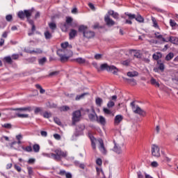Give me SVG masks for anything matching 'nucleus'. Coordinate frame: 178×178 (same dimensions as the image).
<instances>
[{"instance_id":"obj_1","label":"nucleus","mask_w":178,"mask_h":178,"mask_svg":"<svg viewBox=\"0 0 178 178\" xmlns=\"http://www.w3.org/2000/svg\"><path fill=\"white\" fill-rule=\"evenodd\" d=\"M34 9L31 10H24V11H19L17 14V16L21 20L24 19L25 17H26L29 24L31 26L34 25V21L30 19V17H31V15H33Z\"/></svg>"},{"instance_id":"obj_2","label":"nucleus","mask_w":178,"mask_h":178,"mask_svg":"<svg viewBox=\"0 0 178 178\" xmlns=\"http://www.w3.org/2000/svg\"><path fill=\"white\" fill-rule=\"evenodd\" d=\"M57 55L59 56L60 62H62V63H65V62H67L69 60L70 58L73 56V51H72V50H69L63 52V50H58Z\"/></svg>"},{"instance_id":"obj_3","label":"nucleus","mask_w":178,"mask_h":178,"mask_svg":"<svg viewBox=\"0 0 178 178\" xmlns=\"http://www.w3.org/2000/svg\"><path fill=\"white\" fill-rule=\"evenodd\" d=\"M54 153H51V156L54 161H60L62 158H66L67 156V152H63L60 149H56L54 150Z\"/></svg>"},{"instance_id":"obj_4","label":"nucleus","mask_w":178,"mask_h":178,"mask_svg":"<svg viewBox=\"0 0 178 178\" xmlns=\"http://www.w3.org/2000/svg\"><path fill=\"white\" fill-rule=\"evenodd\" d=\"M87 26L84 25H81L79 27V33H83V37L86 38H93L95 36V33L91 31H87Z\"/></svg>"},{"instance_id":"obj_5","label":"nucleus","mask_w":178,"mask_h":178,"mask_svg":"<svg viewBox=\"0 0 178 178\" xmlns=\"http://www.w3.org/2000/svg\"><path fill=\"white\" fill-rule=\"evenodd\" d=\"M131 106L132 108L133 112L135 113L136 115H139L140 116L143 117L147 115V112L140 108V106H136V103L134 102H132L131 103Z\"/></svg>"},{"instance_id":"obj_6","label":"nucleus","mask_w":178,"mask_h":178,"mask_svg":"<svg viewBox=\"0 0 178 178\" xmlns=\"http://www.w3.org/2000/svg\"><path fill=\"white\" fill-rule=\"evenodd\" d=\"M153 70L155 73H159V72L163 73L165 72V63L162 62V60H157L156 67H155Z\"/></svg>"},{"instance_id":"obj_7","label":"nucleus","mask_w":178,"mask_h":178,"mask_svg":"<svg viewBox=\"0 0 178 178\" xmlns=\"http://www.w3.org/2000/svg\"><path fill=\"white\" fill-rule=\"evenodd\" d=\"M113 151L114 152H115V154H122V148H123V147H124V143H120L116 142V140H113Z\"/></svg>"},{"instance_id":"obj_8","label":"nucleus","mask_w":178,"mask_h":178,"mask_svg":"<svg viewBox=\"0 0 178 178\" xmlns=\"http://www.w3.org/2000/svg\"><path fill=\"white\" fill-rule=\"evenodd\" d=\"M80 118H81V111L77 110L72 113V124L74 126L77 122H80Z\"/></svg>"},{"instance_id":"obj_9","label":"nucleus","mask_w":178,"mask_h":178,"mask_svg":"<svg viewBox=\"0 0 178 178\" xmlns=\"http://www.w3.org/2000/svg\"><path fill=\"white\" fill-rule=\"evenodd\" d=\"M152 155L156 158H159V156H161L159 147L155 145L152 146Z\"/></svg>"},{"instance_id":"obj_10","label":"nucleus","mask_w":178,"mask_h":178,"mask_svg":"<svg viewBox=\"0 0 178 178\" xmlns=\"http://www.w3.org/2000/svg\"><path fill=\"white\" fill-rule=\"evenodd\" d=\"M104 70L111 72V70H112V66L108 65L106 63H104L100 65V67L97 68V72H104Z\"/></svg>"},{"instance_id":"obj_11","label":"nucleus","mask_w":178,"mask_h":178,"mask_svg":"<svg viewBox=\"0 0 178 178\" xmlns=\"http://www.w3.org/2000/svg\"><path fill=\"white\" fill-rule=\"evenodd\" d=\"M61 48H63L61 50L63 52H67L72 49V44H69L68 42H65L64 43H61Z\"/></svg>"},{"instance_id":"obj_12","label":"nucleus","mask_w":178,"mask_h":178,"mask_svg":"<svg viewBox=\"0 0 178 178\" xmlns=\"http://www.w3.org/2000/svg\"><path fill=\"white\" fill-rule=\"evenodd\" d=\"M99 143V149L102 154H106V149L104 145V140L101 138L97 140Z\"/></svg>"},{"instance_id":"obj_13","label":"nucleus","mask_w":178,"mask_h":178,"mask_svg":"<svg viewBox=\"0 0 178 178\" xmlns=\"http://www.w3.org/2000/svg\"><path fill=\"white\" fill-rule=\"evenodd\" d=\"M111 16H112V11L109 10L104 17V22L107 26H111L112 24V19H111Z\"/></svg>"},{"instance_id":"obj_14","label":"nucleus","mask_w":178,"mask_h":178,"mask_svg":"<svg viewBox=\"0 0 178 178\" xmlns=\"http://www.w3.org/2000/svg\"><path fill=\"white\" fill-rule=\"evenodd\" d=\"M12 111H20L23 112H31L33 111V107L31 106H26V107H22L17 108H13Z\"/></svg>"},{"instance_id":"obj_15","label":"nucleus","mask_w":178,"mask_h":178,"mask_svg":"<svg viewBox=\"0 0 178 178\" xmlns=\"http://www.w3.org/2000/svg\"><path fill=\"white\" fill-rule=\"evenodd\" d=\"M96 118H97L96 122H97V123H99L102 126H105V124H106V120H105V118H104V116L102 115H100L99 117L96 116Z\"/></svg>"},{"instance_id":"obj_16","label":"nucleus","mask_w":178,"mask_h":178,"mask_svg":"<svg viewBox=\"0 0 178 178\" xmlns=\"http://www.w3.org/2000/svg\"><path fill=\"white\" fill-rule=\"evenodd\" d=\"M122 120H123V116H122L120 115H116L114 119L115 126L119 125V124L120 123V122H122Z\"/></svg>"},{"instance_id":"obj_17","label":"nucleus","mask_w":178,"mask_h":178,"mask_svg":"<svg viewBox=\"0 0 178 178\" xmlns=\"http://www.w3.org/2000/svg\"><path fill=\"white\" fill-rule=\"evenodd\" d=\"M133 52H135L134 54V58H137V59H141V54L140 52L136 51V49H129V53L131 55Z\"/></svg>"},{"instance_id":"obj_18","label":"nucleus","mask_w":178,"mask_h":178,"mask_svg":"<svg viewBox=\"0 0 178 178\" xmlns=\"http://www.w3.org/2000/svg\"><path fill=\"white\" fill-rule=\"evenodd\" d=\"M76 36H77V31L76 29H71L69 33L70 40H73V38H75Z\"/></svg>"},{"instance_id":"obj_19","label":"nucleus","mask_w":178,"mask_h":178,"mask_svg":"<svg viewBox=\"0 0 178 178\" xmlns=\"http://www.w3.org/2000/svg\"><path fill=\"white\" fill-rule=\"evenodd\" d=\"M70 26V24L65 22L64 24H61L60 29L62 31H63L64 33H67V30H69Z\"/></svg>"},{"instance_id":"obj_20","label":"nucleus","mask_w":178,"mask_h":178,"mask_svg":"<svg viewBox=\"0 0 178 178\" xmlns=\"http://www.w3.org/2000/svg\"><path fill=\"white\" fill-rule=\"evenodd\" d=\"M152 58L154 60H159L161 58H162V54L161 52H157L156 54H154L152 56Z\"/></svg>"},{"instance_id":"obj_21","label":"nucleus","mask_w":178,"mask_h":178,"mask_svg":"<svg viewBox=\"0 0 178 178\" xmlns=\"http://www.w3.org/2000/svg\"><path fill=\"white\" fill-rule=\"evenodd\" d=\"M118 98H119V91H118L116 95L112 96V106H115V102H117Z\"/></svg>"},{"instance_id":"obj_22","label":"nucleus","mask_w":178,"mask_h":178,"mask_svg":"<svg viewBox=\"0 0 178 178\" xmlns=\"http://www.w3.org/2000/svg\"><path fill=\"white\" fill-rule=\"evenodd\" d=\"M150 83H151L152 86H155V87L159 88L161 86L159 83L158 81H156V79H155L154 78H152L150 79Z\"/></svg>"},{"instance_id":"obj_23","label":"nucleus","mask_w":178,"mask_h":178,"mask_svg":"<svg viewBox=\"0 0 178 178\" xmlns=\"http://www.w3.org/2000/svg\"><path fill=\"white\" fill-rule=\"evenodd\" d=\"M135 20H136V22H138V23H144V17H143V16H141V15L140 14L136 15Z\"/></svg>"},{"instance_id":"obj_24","label":"nucleus","mask_w":178,"mask_h":178,"mask_svg":"<svg viewBox=\"0 0 178 178\" xmlns=\"http://www.w3.org/2000/svg\"><path fill=\"white\" fill-rule=\"evenodd\" d=\"M86 95H88V92H84L82 93L81 95H78L76 96L75 100L76 101H80V99H83Z\"/></svg>"},{"instance_id":"obj_25","label":"nucleus","mask_w":178,"mask_h":178,"mask_svg":"<svg viewBox=\"0 0 178 178\" xmlns=\"http://www.w3.org/2000/svg\"><path fill=\"white\" fill-rule=\"evenodd\" d=\"M127 76L129 77H137V76H138V72H137V71L129 72H127Z\"/></svg>"},{"instance_id":"obj_26","label":"nucleus","mask_w":178,"mask_h":178,"mask_svg":"<svg viewBox=\"0 0 178 178\" xmlns=\"http://www.w3.org/2000/svg\"><path fill=\"white\" fill-rule=\"evenodd\" d=\"M127 83H129V84H131L132 86H136L137 85V81H136V79H126Z\"/></svg>"},{"instance_id":"obj_27","label":"nucleus","mask_w":178,"mask_h":178,"mask_svg":"<svg viewBox=\"0 0 178 178\" xmlns=\"http://www.w3.org/2000/svg\"><path fill=\"white\" fill-rule=\"evenodd\" d=\"M70 109V107L69 106H63L61 107H59V111L60 112H67Z\"/></svg>"},{"instance_id":"obj_28","label":"nucleus","mask_w":178,"mask_h":178,"mask_svg":"<svg viewBox=\"0 0 178 178\" xmlns=\"http://www.w3.org/2000/svg\"><path fill=\"white\" fill-rule=\"evenodd\" d=\"M174 56H175V54L173 53L170 52L168 54H167V56H165V60H167V61L172 60V59H173Z\"/></svg>"},{"instance_id":"obj_29","label":"nucleus","mask_w":178,"mask_h":178,"mask_svg":"<svg viewBox=\"0 0 178 178\" xmlns=\"http://www.w3.org/2000/svg\"><path fill=\"white\" fill-rule=\"evenodd\" d=\"M97 116H98L97 114H89L88 118L91 122H95V120L97 121Z\"/></svg>"},{"instance_id":"obj_30","label":"nucleus","mask_w":178,"mask_h":178,"mask_svg":"<svg viewBox=\"0 0 178 178\" xmlns=\"http://www.w3.org/2000/svg\"><path fill=\"white\" fill-rule=\"evenodd\" d=\"M124 15L126 16H128V17L130 20H133V19H136V14H131L130 13L127 12L124 13Z\"/></svg>"},{"instance_id":"obj_31","label":"nucleus","mask_w":178,"mask_h":178,"mask_svg":"<svg viewBox=\"0 0 178 178\" xmlns=\"http://www.w3.org/2000/svg\"><path fill=\"white\" fill-rule=\"evenodd\" d=\"M75 61L77 63H79V65H83L86 63V59L83 58H78L75 59Z\"/></svg>"},{"instance_id":"obj_32","label":"nucleus","mask_w":178,"mask_h":178,"mask_svg":"<svg viewBox=\"0 0 178 178\" xmlns=\"http://www.w3.org/2000/svg\"><path fill=\"white\" fill-rule=\"evenodd\" d=\"M152 22L153 23V26L155 29H159V26L158 25V22H156V19H155V17H152Z\"/></svg>"},{"instance_id":"obj_33","label":"nucleus","mask_w":178,"mask_h":178,"mask_svg":"<svg viewBox=\"0 0 178 178\" xmlns=\"http://www.w3.org/2000/svg\"><path fill=\"white\" fill-rule=\"evenodd\" d=\"M4 60L5 62H6V63H9L10 65H12V63H13V61L12 60V57L10 56H6L4 58Z\"/></svg>"},{"instance_id":"obj_34","label":"nucleus","mask_w":178,"mask_h":178,"mask_svg":"<svg viewBox=\"0 0 178 178\" xmlns=\"http://www.w3.org/2000/svg\"><path fill=\"white\" fill-rule=\"evenodd\" d=\"M35 87H36V88H37L38 90H40V94H44V93L45 92V90H44V89L42 88V86H41V85H40V84H36V85H35Z\"/></svg>"},{"instance_id":"obj_35","label":"nucleus","mask_w":178,"mask_h":178,"mask_svg":"<svg viewBox=\"0 0 178 178\" xmlns=\"http://www.w3.org/2000/svg\"><path fill=\"white\" fill-rule=\"evenodd\" d=\"M43 118H44L45 119H49V118L52 117V114L51 113H49L47 111H45L43 114H42Z\"/></svg>"},{"instance_id":"obj_36","label":"nucleus","mask_w":178,"mask_h":178,"mask_svg":"<svg viewBox=\"0 0 178 178\" xmlns=\"http://www.w3.org/2000/svg\"><path fill=\"white\" fill-rule=\"evenodd\" d=\"M44 37L46 40H51V38H52V34H51L49 31H47L46 32H44Z\"/></svg>"},{"instance_id":"obj_37","label":"nucleus","mask_w":178,"mask_h":178,"mask_svg":"<svg viewBox=\"0 0 178 178\" xmlns=\"http://www.w3.org/2000/svg\"><path fill=\"white\" fill-rule=\"evenodd\" d=\"M171 43L178 44V38L175 36H170Z\"/></svg>"},{"instance_id":"obj_38","label":"nucleus","mask_w":178,"mask_h":178,"mask_svg":"<svg viewBox=\"0 0 178 178\" xmlns=\"http://www.w3.org/2000/svg\"><path fill=\"white\" fill-rule=\"evenodd\" d=\"M33 149L34 152H40V145L35 144L33 145Z\"/></svg>"},{"instance_id":"obj_39","label":"nucleus","mask_w":178,"mask_h":178,"mask_svg":"<svg viewBox=\"0 0 178 178\" xmlns=\"http://www.w3.org/2000/svg\"><path fill=\"white\" fill-rule=\"evenodd\" d=\"M49 27L51 30H56V24L55 22L49 23Z\"/></svg>"},{"instance_id":"obj_40","label":"nucleus","mask_w":178,"mask_h":178,"mask_svg":"<svg viewBox=\"0 0 178 178\" xmlns=\"http://www.w3.org/2000/svg\"><path fill=\"white\" fill-rule=\"evenodd\" d=\"M130 59H127V60H122L121 62L122 65H123V66H129L130 65Z\"/></svg>"},{"instance_id":"obj_41","label":"nucleus","mask_w":178,"mask_h":178,"mask_svg":"<svg viewBox=\"0 0 178 178\" xmlns=\"http://www.w3.org/2000/svg\"><path fill=\"white\" fill-rule=\"evenodd\" d=\"M17 118H20L21 119H26V118H29V114L17 113Z\"/></svg>"},{"instance_id":"obj_42","label":"nucleus","mask_w":178,"mask_h":178,"mask_svg":"<svg viewBox=\"0 0 178 178\" xmlns=\"http://www.w3.org/2000/svg\"><path fill=\"white\" fill-rule=\"evenodd\" d=\"M72 22H73V18H72V17H66L65 23H67V24H70V26H71Z\"/></svg>"},{"instance_id":"obj_43","label":"nucleus","mask_w":178,"mask_h":178,"mask_svg":"<svg viewBox=\"0 0 178 178\" xmlns=\"http://www.w3.org/2000/svg\"><path fill=\"white\" fill-rule=\"evenodd\" d=\"M112 17L116 20L119 19V13H115V11L112 10Z\"/></svg>"},{"instance_id":"obj_44","label":"nucleus","mask_w":178,"mask_h":178,"mask_svg":"<svg viewBox=\"0 0 178 178\" xmlns=\"http://www.w3.org/2000/svg\"><path fill=\"white\" fill-rule=\"evenodd\" d=\"M42 112V108L41 107H36L34 110L35 115H38V113Z\"/></svg>"},{"instance_id":"obj_45","label":"nucleus","mask_w":178,"mask_h":178,"mask_svg":"<svg viewBox=\"0 0 178 178\" xmlns=\"http://www.w3.org/2000/svg\"><path fill=\"white\" fill-rule=\"evenodd\" d=\"M59 73H60L59 71H54V72H50L49 74V77H53V76H58Z\"/></svg>"},{"instance_id":"obj_46","label":"nucleus","mask_w":178,"mask_h":178,"mask_svg":"<svg viewBox=\"0 0 178 178\" xmlns=\"http://www.w3.org/2000/svg\"><path fill=\"white\" fill-rule=\"evenodd\" d=\"M6 22H12V20H13V16H12V15H7L6 16Z\"/></svg>"},{"instance_id":"obj_47","label":"nucleus","mask_w":178,"mask_h":178,"mask_svg":"<svg viewBox=\"0 0 178 178\" xmlns=\"http://www.w3.org/2000/svg\"><path fill=\"white\" fill-rule=\"evenodd\" d=\"M103 112L105 113V115H111V110L105 107L103 108Z\"/></svg>"},{"instance_id":"obj_48","label":"nucleus","mask_w":178,"mask_h":178,"mask_svg":"<svg viewBox=\"0 0 178 178\" xmlns=\"http://www.w3.org/2000/svg\"><path fill=\"white\" fill-rule=\"evenodd\" d=\"M102 104V99L97 97L96 99V105H98V106H101Z\"/></svg>"},{"instance_id":"obj_49","label":"nucleus","mask_w":178,"mask_h":178,"mask_svg":"<svg viewBox=\"0 0 178 178\" xmlns=\"http://www.w3.org/2000/svg\"><path fill=\"white\" fill-rule=\"evenodd\" d=\"M45 62H47V58L43 57L40 59H39V65H44V63H45Z\"/></svg>"},{"instance_id":"obj_50","label":"nucleus","mask_w":178,"mask_h":178,"mask_svg":"<svg viewBox=\"0 0 178 178\" xmlns=\"http://www.w3.org/2000/svg\"><path fill=\"white\" fill-rule=\"evenodd\" d=\"M170 26H171V27H176V26H177V24L176 23V22H175V20L170 19Z\"/></svg>"},{"instance_id":"obj_51","label":"nucleus","mask_w":178,"mask_h":178,"mask_svg":"<svg viewBox=\"0 0 178 178\" xmlns=\"http://www.w3.org/2000/svg\"><path fill=\"white\" fill-rule=\"evenodd\" d=\"M2 127H4V129H12V124L9 123H6L4 124H2Z\"/></svg>"},{"instance_id":"obj_52","label":"nucleus","mask_w":178,"mask_h":178,"mask_svg":"<svg viewBox=\"0 0 178 178\" xmlns=\"http://www.w3.org/2000/svg\"><path fill=\"white\" fill-rule=\"evenodd\" d=\"M96 172H97V176H99L101 173H104V171H102V169L98 167H96Z\"/></svg>"},{"instance_id":"obj_53","label":"nucleus","mask_w":178,"mask_h":178,"mask_svg":"<svg viewBox=\"0 0 178 178\" xmlns=\"http://www.w3.org/2000/svg\"><path fill=\"white\" fill-rule=\"evenodd\" d=\"M27 170H28V175H29V176H33V168H31V167H28V168H27Z\"/></svg>"},{"instance_id":"obj_54","label":"nucleus","mask_w":178,"mask_h":178,"mask_svg":"<svg viewBox=\"0 0 178 178\" xmlns=\"http://www.w3.org/2000/svg\"><path fill=\"white\" fill-rule=\"evenodd\" d=\"M66 170H60L59 172H58V175L60 176H66Z\"/></svg>"},{"instance_id":"obj_55","label":"nucleus","mask_w":178,"mask_h":178,"mask_svg":"<svg viewBox=\"0 0 178 178\" xmlns=\"http://www.w3.org/2000/svg\"><path fill=\"white\" fill-rule=\"evenodd\" d=\"M16 144L20 145V144H22V141H21V140H18L17 142H16V141L13 142V143L10 144L11 148H13V146H14V145H16Z\"/></svg>"},{"instance_id":"obj_56","label":"nucleus","mask_w":178,"mask_h":178,"mask_svg":"<svg viewBox=\"0 0 178 178\" xmlns=\"http://www.w3.org/2000/svg\"><path fill=\"white\" fill-rule=\"evenodd\" d=\"M112 70L113 74H118V68L115 65H112Z\"/></svg>"},{"instance_id":"obj_57","label":"nucleus","mask_w":178,"mask_h":178,"mask_svg":"<svg viewBox=\"0 0 178 178\" xmlns=\"http://www.w3.org/2000/svg\"><path fill=\"white\" fill-rule=\"evenodd\" d=\"M25 151H26V152H33V147H31V146H27L25 148Z\"/></svg>"},{"instance_id":"obj_58","label":"nucleus","mask_w":178,"mask_h":178,"mask_svg":"<svg viewBox=\"0 0 178 178\" xmlns=\"http://www.w3.org/2000/svg\"><path fill=\"white\" fill-rule=\"evenodd\" d=\"M96 163H97V165H98V166H101L102 165V159H101L99 158L97 159L96 160Z\"/></svg>"},{"instance_id":"obj_59","label":"nucleus","mask_w":178,"mask_h":178,"mask_svg":"<svg viewBox=\"0 0 178 178\" xmlns=\"http://www.w3.org/2000/svg\"><path fill=\"white\" fill-rule=\"evenodd\" d=\"M11 59H13L14 60H17V59H19V54H13L11 56Z\"/></svg>"},{"instance_id":"obj_60","label":"nucleus","mask_w":178,"mask_h":178,"mask_svg":"<svg viewBox=\"0 0 178 178\" xmlns=\"http://www.w3.org/2000/svg\"><path fill=\"white\" fill-rule=\"evenodd\" d=\"M102 58V54H97L95 56V59L99 60Z\"/></svg>"},{"instance_id":"obj_61","label":"nucleus","mask_w":178,"mask_h":178,"mask_svg":"<svg viewBox=\"0 0 178 178\" xmlns=\"http://www.w3.org/2000/svg\"><path fill=\"white\" fill-rule=\"evenodd\" d=\"M54 122L56 124L60 125L62 122H60V120L58 118H54Z\"/></svg>"},{"instance_id":"obj_62","label":"nucleus","mask_w":178,"mask_h":178,"mask_svg":"<svg viewBox=\"0 0 178 178\" xmlns=\"http://www.w3.org/2000/svg\"><path fill=\"white\" fill-rule=\"evenodd\" d=\"M151 166H152V168H158V162L152 161L151 163Z\"/></svg>"},{"instance_id":"obj_63","label":"nucleus","mask_w":178,"mask_h":178,"mask_svg":"<svg viewBox=\"0 0 178 178\" xmlns=\"http://www.w3.org/2000/svg\"><path fill=\"white\" fill-rule=\"evenodd\" d=\"M137 175H138V178H144V175H143V173L141 172V171H138Z\"/></svg>"},{"instance_id":"obj_64","label":"nucleus","mask_w":178,"mask_h":178,"mask_svg":"<svg viewBox=\"0 0 178 178\" xmlns=\"http://www.w3.org/2000/svg\"><path fill=\"white\" fill-rule=\"evenodd\" d=\"M65 177L66 178H73V175H72V173H70V172H66Z\"/></svg>"}]
</instances>
